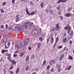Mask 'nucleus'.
<instances>
[{
  "instance_id": "obj_1",
  "label": "nucleus",
  "mask_w": 74,
  "mask_h": 74,
  "mask_svg": "<svg viewBox=\"0 0 74 74\" xmlns=\"http://www.w3.org/2000/svg\"><path fill=\"white\" fill-rule=\"evenodd\" d=\"M19 26V25L14 24L12 25V28H11V27H9L8 29L9 30H11V29H12L13 30H15V29H17Z\"/></svg>"
},
{
  "instance_id": "obj_2",
  "label": "nucleus",
  "mask_w": 74,
  "mask_h": 74,
  "mask_svg": "<svg viewBox=\"0 0 74 74\" xmlns=\"http://www.w3.org/2000/svg\"><path fill=\"white\" fill-rule=\"evenodd\" d=\"M38 30L37 29H34L32 33V36H36L38 34Z\"/></svg>"
},
{
  "instance_id": "obj_3",
  "label": "nucleus",
  "mask_w": 74,
  "mask_h": 74,
  "mask_svg": "<svg viewBox=\"0 0 74 74\" xmlns=\"http://www.w3.org/2000/svg\"><path fill=\"white\" fill-rule=\"evenodd\" d=\"M29 42V38H27L25 41L24 44L25 45H27Z\"/></svg>"
},
{
  "instance_id": "obj_4",
  "label": "nucleus",
  "mask_w": 74,
  "mask_h": 74,
  "mask_svg": "<svg viewBox=\"0 0 74 74\" xmlns=\"http://www.w3.org/2000/svg\"><path fill=\"white\" fill-rule=\"evenodd\" d=\"M64 29L66 30H71V27H70V26H67L65 27L64 28Z\"/></svg>"
},
{
  "instance_id": "obj_5",
  "label": "nucleus",
  "mask_w": 74,
  "mask_h": 74,
  "mask_svg": "<svg viewBox=\"0 0 74 74\" xmlns=\"http://www.w3.org/2000/svg\"><path fill=\"white\" fill-rule=\"evenodd\" d=\"M1 41L2 42H6V41H7V38H3L2 39Z\"/></svg>"
},
{
  "instance_id": "obj_6",
  "label": "nucleus",
  "mask_w": 74,
  "mask_h": 74,
  "mask_svg": "<svg viewBox=\"0 0 74 74\" xmlns=\"http://www.w3.org/2000/svg\"><path fill=\"white\" fill-rule=\"evenodd\" d=\"M27 25H28L29 26H33V23H29V22H27Z\"/></svg>"
},
{
  "instance_id": "obj_7",
  "label": "nucleus",
  "mask_w": 74,
  "mask_h": 74,
  "mask_svg": "<svg viewBox=\"0 0 74 74\" xmlns=\"http://www.w3.org/2000/svg\"><path fill=\"white\" fill-rule=\"evenodd\" d=\"M10 62L12 63V64H15L16 63V62L15 61V60H10Z\"/></svg>"
},
{
  "instance_id": "obj_8",
  "label": "nucleus",
  "mask_w": 74,
  "mask_h": 74,
  "mask_svg": "<svg viewBox=\"0 0 74 74\" xmlns=\"http://www.w3.org/2000/svg\"><path fill=\"white\" fill-rule=\"evenodd\" d=\"M54 40V39H53V37H51V44H52Z\"/></svg>"
},
{
  "instance_id": "obj_9",
  "label": "nucleus",
  "mask_w": 74,
  "mask_h": 74,
  "mask_svg": "<svg viewBox=\"0 0 74 74\" xmlns=\"http://www.w3.org/2000/svg\"><path fill=\"white\" fill-rule=\"evenodd\" d=\"M50 63H52L55 64V63H56V62L55 61V60H51L50 61Z\"/></svg>"
},
{
  "instance_id": "obj_10",
  "label": "nucleus",
  "mask_w": 74,
  "mask_h": 74,
  "mask_svg": "<svg viewBox=\"0 0 74 74\" xmlns=\"http://www.w3.org/2000/svg\"><path fill=\"white\" fill-rule=\"evenodd\" d=\"M19 69H20V68H18L16 69V73L17 74H18V72L19 71Z\"/></svg>"
},
{
  "instance_id": "obj_11",
  "label": "nucleus",
  "mask_w": 74,
  "mask_h": 74,
  "mask_svg": "<svg viewBox=\"0 0 74 74\" xmlns=\"http://www.w3.org/2000/svg\"><path fill=\"white\" fill-rule=\"evenodd\" d=\"M18 20H19V16L17 15L16 16V22L18 21Z\"/></svg>"
},
{
  "instance_id": "obj_12",
  "label": "nucleus",
  "mask_w": 74,
  "mask_h": 74,
  "mask_svg": "<svg viewBox=\"0 0 74 74\" xmlns=\"http://www.w3.org/2000/svg\"><path fill=\"white\" fill-rule=\"evenodd\" d=\"M15 48L16 49L17 48L19 49H20V48L19 47V46H18V44L16 45Z\"/></svg>"
},
{
  "instance_id": "obj_13",
  "label": "nucleus",
  "mask_w": 74,
  "mask_h": 74,
  "mask_svg": "<svg viewBox=\"0 0 74 74\" xmlns=\"http://www.w3.org/2000/svg\"><path fill=\"white\" fill-rule=\"evenodd\" d=\"M65 15L66 17H69V16H70V14L69 13H67L66 14H65Z\"/></svg>"
},
{
  "instance_id": "obj_14",
  "label": "nucleus",
  "mask_w": 74,
  "mask_h": 74,
  "mask_svg": "<svg viewBox=\"0 0 74 74\" xmlns=\"http://www.w3.org/2000/svg\"><path fill=\"white\" fill-rule=\"evenodd\" d=\"M41 44L40 43H39L37 45V46L38 48H40V47H41Z\"/></svg>"
},
{
  "instance_id": "obj_15",
  "label": "nucleus",
  "mask_w": 74,
  "mask_h": 74,
  "mask_svg": "<svg viewBox=\"0 0 74 74\" xmlns=\"http://www.w3.org/2000/svg\"><path fill=\"white\" fill-rule=\"evenodd\" d=\"M29 56L27 55L25 59V60L26 61H28V60H29Z\"/></svg>"
},
{
  "instance_id": "obj_16",
  "label": "nucleus",
  "mask_w": 74,
  "mask_h": 74,
  "mask_svg": "<svg viewBox=\"0 0 74 74\" xmlns=\"http://www.w3.org/2000/svg\"><path fill=\"white\" fill-rule=\"evenodd\" d=\"M64 54H63L61 55V56L60 57V58H61V59H63V58H64Z\"/></svg>"
},
{
  "instance_id": "obj_17",
  "label": "nucleus",
  "mask_w": 74,
  "mask_h": 74,
  "mask_svg": "<svg viewBox=\"0 0 74 74\" xmlns=\"http://www.w3.org/2000/svg\"><path fill=\"white\" fill-rule=\"evenodd\" d=\"M63 0H59V1L57 2V4H59V3H60V2L61 3H63Z\"/></svg>"
},
{
  "instance_id": "obj_18",
  "label": "nucleus",
  "mask_w": 74,
  "mask_h": 74,
  "mask_svg": "<svg viewBox=\"0 0 74 74\" xmlns=\"http://www.w3.org/2000/svg\"><path fill=\"white\" fill-rule=\"evenodd\" d=\"M46 62H47L46 61H44L43 64L42 65V66H44V64H45L46 63Z\"/></svg>"
},
{
  "instance_id": "obj_19",
  "label": "nucleus",
  "mask_w": 74,
  "mask_h": 74,
  "mask_svg": "<svg viewBox=\"0 0 74 74\" xmlns=\"http://www.w3.org/2000/svg\"><path fill=\"white\" fill-rule=\"evenodd\" d=\"M56 43L58 41V40H59V38L58 37H57L56 39Z\"/></svg>"
},
{
  "instance_id": "obj_20",
  "label": "nucleus",
  "mask_w": 74,
  "mask_h": 74,
  "mask_svg": "<svg viewBox=\"0 0 74 74\" xmlns=\"http://www.w3.org/2000/svg\"><path fill=\"white\" fill-rule=\"evenodd\" d=\"M29 69V67L27 66H26L25 69H26V71H27V70H28V69Z\"/></svg>"
},
{
  "instance_id": "obj_21",
  "label": "nucleus",
  "mask_w": 74,
  "mask_h": 74,
  "mask_svg": "<svg viewBox=\"0 0 74 74\" xmlns=\"http://www.w3.org/2000/svg\"><path fill=\"white\" fill-rule=\"evenodd\" d=\"M27 25H28V24H27V23H26L25 27V29H27Z\"/></svg>"
},
{
  "instance_id": "obj_22",
  "label": "nucleus",
  "mask_w": 74,
  "mask_h": 74,
  "mask_svg": "<svg viewBox=\"0 0 74 74\" xmlns=\"http://www.w3.org/2000/svg\"><path fill=\"white\" fill-rule=\"evenodd\" d=\"M19 26L17 28V29L18 28V31H22V29L19 28Z\"/></svg>"
},
{
  "instance_id": "obj_23",
  "label": "nucleus",
  "mask_w": 74,
  "mask_h": 74,
  "mask_svg": "<svg viewBox=\"0 0 74 74\" xmlns=\"http://www.w3.org/2000/svg\"><path fill=\"white\" fill-rule=\"evenodd\" d=\"M1 12H2V13H4V10L3 9H1Z\"/></svg>"
},
{
  "instance_id": "obj_24",
  "label": "nucleus",
  "mask_w": 74,
  "mask_h": 74,
  "mask_svg": "<svg viewBox=\"0 0 74 74\" xmlns=\"http://www.w3.org/2000/svg\"><path fill=\"white\" fill-rule=\"evenodd\" d=\"M66 39H67V38H64V39H63V40H62L63 41V42H66Z\"/></svg>"
},
{
  "instance_id": "obj_25",
  "label": "nucleus",
  "mask_w": 74,
  "mask_h": 74,
  "mask_svg": "<svg viewBox=\"0 0 74 74\" xmlns=\"http://www.w3.org/2000/svg\"><path fill=\"white\" fill-rule=\"evenodd\" d=\"M22 47H23V45H22V44H20L19 46V47L20 48H22Z\"/></svg>"
},
{
  "instance_id": "obj_26",
  "label": "nucleus",
  "mask_w": 74,
  "mask_h": 74,
  "mask_svg": "<svg viewBox=\"0 0 74 74\" xmlns=\"http://www.w3.org/2000/svg\"><path fill=\"white\" fill-rule=\"evenodd\" d=\"M21 55H20L21 57H22V56H23V55H24V53H23L22 52L21 53Z\"/></svg>"
},
{
  "instance_id": "obj_27",
  "label": "nucleus",
  "mask_w": 74,
  "mask_h": 74,
  "mask_svg": "<svg viewBox=\"0 0 74 74\" xmlns=\"http://www.w3.org/2000/svg\"><path fill=\"white\" fill-rule=\"evenodd\" d=\"M34 55H32L31 57V59H34Z\"/></svg>"
},
{
  "instance_id": "obj_28",
  "label": "nucleus",
  "mask_w": 74,
  "mask_h": 74,
  "mask_svg": "<svg viewBox=\"0 0 74 74\" xmlns=\"http://www.w3.org/2000/svg\"><path fill=\"white\" fill-rule=\"evenodd\" d=\"M71 65H70L69 67L68 68V70H70L71 69Z\"/></svg>"
},
{
  "instance_id": "obj_29",
  "label": "nucleus",
  "mask_w": 74,
  "mask_h": 74,
  "mask_svg": "<svg viewBox=\"0 0 74 74\" xmlns=\"http://www.w3.org/2000/svg\"><path fill=\"white\" fill-rule=\"evenodd\" d=\"M51 67V66L49 65H48L47 67V69L48 70Z\"/></svg>"
},
{
  "instance_id": "obj_30",
  "label": "nucleus",
  "mask_w": 74,
  "mask_h": 74,
  "mask_svg": "<svg viewBox=\"0 0 74 74\" xmlns=\"http://www.w3.org/2000/svg\"><path fill=\"white\" fill-rule=\"evenodd\" d=\"M69 59H71V60H72L73 59V57L71 56H69Z\"/></svg>"
},
{
  "instance_id": "obj_31",
  "label": "nucleus",
  "mask_w": 74,
  "mask_h": 74,
  "mask_svg": "<svg viewBox=\"0 0 74 74\" xmlns=\"http://www.w3.org/2000/svg\"><path fill=\"white\" fill-rule=\"evenodd\" d=\"M35 12H32L30 13V15H34Z\"/></svg>"
},
{
  "instance_id": "obj_32",
  "label": "nucleus",
  "mask_w": 74,
  "mask_h": 74,
  "mask_svg": "<svg viewBox=\"0 0 74 74\" xmlns=\"http://www.w3.org/2000/svg\"><path fill=\"white\" fill-rule=\"evenodd\" d=\"M56 27L58 29H59V24H57L56 25Z\"/></svg>"
},
{
  "instance_id": "obj_33",
  "label": "nucleus",
  "mask_w": 74,
  "mask_h": 74,
  "mask_svg": "<svg viewBox=\"0 0 74 74\" xmlns=\"http://www.w3.org/2000/svg\"><path fill=\"white\" fill-rule=\"evenodd\" d=\"M39 40H40L41 41H42V37H40V38Z\"/></svg>"
},
{
  "instance_id": "obj_34",
  "label": "nucleus",
  "mask_w": 74,
  "mask_h": 74,
  "mask_svg": "<svg viewBox=\"0 0 74 74\" xmlns=\"http://www.w3.org/2000/svg\"><path fill=\"white\" fill-rule=\"evenodd\" d=\"M4 25H1V29H3L4 27Z\"/></svg>"
},
{
  "instance_id": "obj_35",
  "label": "nucleus",
  "mask_w": 74,
  "mask_h": 74,
  "mask_svg": "<svg viewBox=\"0 0 74 74\" xmlns=\"http://www.w3.org/2000/svg\"><path fill=\"white\" fill-rule=\"evenodd\" d=\"M44 7V3H42L41 4V7L42 8H43Z\"/></svg>"
},
{
  "instance_id": "obj_36",
  "label": "nucleus",
  "mask_w": 74,
  "mask_h": 74,
  "mask_svg": "<svg viewBox=\"0 0 74 74\" xmlns=\"http://www.w3.org/2000/svg\"><path fill=\"white\" fill-rule=\"evenodd\" d=\"M73 34V31L72 30H71V35L72 36Z\"/></svg>"
},
{
  "instance_id": "obj_37",
  "label": "nucleus",
  "mask_w": 74,
  "mask_h": 74,
  "mask_svg": "<svg viewBox=\"0 0 74 74\" xmlns=\"http://www.w3.org/2000/svg\"><path fill=\"white\" fill-rule=\"evenodd\" d=\"M60 18L61 20H62V19H63V17L62 16H60Z\"/></svg>"
},
{
  "instance_id": "obj_38",
  "label": "nucleus",
  "mask_w": 74,
  "mask_h": 74,
  "mask_svg": "<svg viewBox=\"0 0 74 74\" xmlns=\"http://www.w3.org/2000/svg\"><path fill=\"white\" fill-rule=\"evenodd\" d=\"M50 11L49 14H52L53 13V12L51 11Z\"/></svg>"
},
{
  "instance_id": "obj_39",
  "label": "nucleus",
  "mask_w": 74,
  "mask_h": 74,
  "mask_svg": "<svg viewBox=\"0 0 74 74\" xmlns=\"http://www.w3.org/2000/svg\"><path fill=\"white\" fill-rule=\"evenodd\" d=\"M7 59L8 60H10V59H11V57L8 56Z\"/></svg>"
},
{
  "instance_id": "obj_40",
  "label": "nucleus",
  "mask_w": 74,
  "mask_h": 74,
  "mask_svg": "<svg viewBox=\"0 0 74 74\" xmlns=\"http://www.w3.org/2000/svg\"><path fill=\"white\" fill-rule=\"evenodd\" d=\"M5 27L6 29H8V25L7 24L6 25H5Z\"/></svg>"
},
{
  "instance_id": "obj_41",
  "label": "nucleus",
  "mask_w": 74,
  "mask_h": 74,
  "mask_svg": "<svg viewBox=\"0 0 74 74\" xmlns=\"http://www.w3.org/2000/svg\"><path fill=\"white\" fill-rule=\"evenodd\" d=\"M67 1V0H63L62 3H65Z\"/></svg>"
},
{
  "instance_id": "obj_42",
  "label": "nucleus",
  "mask_w": 74,
  "mask_h": 74,
  "mask_svg": "<svg viewBox=\"0 0 74 74\" xmlns=\"http://www.w3.org/2000/svg\"><path fill=\"white\" fill-rule=\"evenodd\" d=\"M30 5H33V4H34V3H33L32 2H30Z\"/></svg>"
},
{
  "instance_id": "obj_43",
  "label": "nucleus",
  "mask_w": 74,
  "mask_h": 74,
  "mask_svg": "<svg viewBox=\"0 0 74 74\" xmlns=\"http://www.w3.org/2000/svg\"><path fill=\"white\" fill-rule=\"evenodd\" d=\"M28 49H29V50H31V49H32V48H31V47H29Z\"/></svg>"
},
{
  "instance_id": "obj_44",
  "label": "nucleus",
  "mask_w": 74,
  "mask_h": 74,
  "mask_svg": "<svg viewBox=\"0 0 74 74\" xmlns=\"http://www.w3.org/2000/svg\"><path fill=\"white\" fill-rule=\"evenodd\" d=\"M14 57H17V55L14 54Z\"/></svg>"
},
{
  "instance_id": "obj_45",
  "label": "nucleus",
  "mask_w": 74,
  "mask_h": 74,
  "mask_svg": "<svg viewBox=\"0 0 74 74\" xmlns=\"http://www.w3.org/2000/svg\"><path fill=\"white\" fill-rule=\"evenodd\" d=\"M51 72H53V69L52 68L51 69Z\"/></svg>"
},
{
  "instance_id": "obj_46",
  "label": "nucleus",
  "mask_w": 74,
  "mask_h": 74,
  "mask_svg": "<svg viewBox=\"0 0 74 74\" xmlns=\"http://www.w3.org/2000/svg\"><path fill=\"white\" fill-rule=\"evenodd\" d=\"M58 48H59V49H60V48H62V46H60L58 47Z\"/></svg>"
},
{
  "instance_id": "obj_47",
  "label": "nucleus",
  "mask_w": 74,
  "mask_h": 74,
  "mask_svg": "<svg viewBox=\"0 0 74 74\" xmlns=\"http://www.w3.org/2000/svg\"><path fill=\"white\" fill-rule=\"evenodd\" d=\"M27 14V15H30V13L29 12H26Z\"/></svg>"
},
{
  "instance_id": "obj_48",
  "label": "nucleus",
  "mask_w": 74,
  "mask_h": 74,
  "mask_svg": "<svg viewBox=\"0 0 74 74\" xmlns=\"http://www.w3.org/2000/svg\"><path fill=\"white\" fill-rule=\"evenodd\" d=\"M55 29L53 28L51 30V32H53L54 31H55Z\"/></svg>"
},
{
  "instance_id": "obj_49",
  "label": "nucleus",
  "mask_w": 74,
  "mask_h": 74,
  "mask_svg": "<svg viewBox=\"0 0 74 74\" xmlns=\"http://www.w3.org/2000/svg\"><path fill=\"white\" fill-rule=\"evenodd\" d=\"M5 4H6V3L5 2H3V5H5Z\"/></svg>"
},
{
  "instance_id": "obj_50",
  "label": "nucleus",
  "mask_w": 74,
  "mask_h": 74,
  "mask_svg": "<svg viewBox=\"0 0 74 74\" xmlns=\"http://www.w3.org/2000/svg\"><path fill=\"white\" fill-rule=\"evenodd\" d=\"M11 54H9L8 55V56H10V57H11Z\"/></svg>"
},
{
  "instance_id": "obj_51",
  "label": "nucleus",
  "mask_w": 74,
  "mask_h": 74,
  "mask_svg": "<svg viewBox=\"0 0 74 74\" xmlns=\"http://www.w3.org/2000/svg\"><path fill=\"white\" fill-rule=\"evenodd\" d=\"M62 59H62L61 58H60V59H59V61L60 62H61V61H62Z\"/></svg>"
},
{
  "instance_id": "obj_52",
  "label": "nucleus",
  "mask_w": 74,
  "mask_h": 74,
  "mask_svg": "<svg viewBox=\"0 0 74 74\" xmlns=\"http://www.w3.org/2000/svg\"><path fill=\"white\" fill-rule=\"evenodd\" d=\"M71 30H70L69 29L68 30L67 33H69V34L70 33V31Z\"/></svg>"
},
{
  "instance_id": "obj_53",
  "label": "nucleus",
  "mask_w": 74,
  "mask_h": 74,
  "mask_svg": "<svg viewBox=\"0 0 74 74\" xmlns=\"http://www.w3.org/2000/svg\"><path fill=\"white\" fill-rule=\"evenodd\" d=\"M13 68V66H11L10 68V70H11Z\"/></svg>"
},
{
  "instance_id": "obj_54",
  "label": "nucleus",
  "mask_w": 74,
  "mask_h": 74,
  "mask_svg": "<svg viewBox=\"0 0 74 74\" xmlns=\"http://www.w3.org/2000/svg\"><path fill=\"white\" fill-rule=\"evenodd\" d=\"M58 14L59 15H60L61 14V12H59Z\"/></svg>"
},
{
  "instance_id": "obj_55",
  "label": "nucleus",
  "mask_w": 74,
  "mask_h": 74,
  "mask_svg": "<svg viewBox=\"0 0 74 74\" xmlns=\"http://www.w3.org/2000/svg\"><path fill=\"white\" fill-rule=\"evenodd\" d=\"M15 2V0H12V3H14Z\"/></svg>"
},
{
  "instance_id": "obj_56",
  "label": "nucleus",
  "mask_w": 74,
  "mask_h": 74,
  "mask_svg": "<svg viewBox=\"0 0 74 74\" xmlns=\"http://www.w3.org/2000/svg\"><path fill=\"white\" fill-rule=\"evenodd\" d=\"M66 48H67V47H65L63 51H64L66 50Z\"/></svg>"
},
{
  "instance_id": "obj_57",
  "label": "nucleus",
  "mask_w": 74,
  "mask_h": 74,
  "mask_svg": "<svg viewBox=\"0 0 74 74\" xmlns=\"http://www.w3.org/2000/svg\"><path fill=\"white\" fill-rule=\"evenodd\" d=\"M11 74H14V72L13 71H11Z\"/></svg>"
},
{
  "instance_id": "obj_58",
  "label": "nucleus",
  "mask_w": 74,
  "mask_h": 74,
  "mask_svg": "<svg viewBox=\"0 0 74 74\" xmlns=\"http://www.w3.org/2000/svg\"><path fill=\"white\" fill-rule=\"evenodd\" d=\"M26 12H29V11H28V9H26Z\"/></svg>"
},
{
  "instance_id": "obj_59",
  "label": "nucleus",
  "mask_w": 74,
  "mask_h": 74,
  "mask_svg": "<svg viewBox=\"0 0 74 74\" xmlns=\"http://www.w3.org/2000/svg\"><path fill=\"white\" fill-rule=\"evenodd\" d=\"M8 46H10V43H8Z\"/></svg>"
},
{
  "instance_id": "obj_60",
  "label": "nucleus",
  "mask_w": 74,
  "mask_h": 74,
  "mask_svg": "<svg viewBox=\"0 0 74 74\" xmlns=\"http://www.w3.org/2000/svg\"><path fill=\"white\" fill-rule=\"evenodd\" d=\"M69 43L70 44H72V41H71V40H70V42H69Z\"/></svg>"
},
{
  "instance_id": "obj_61",
  "label": "nucleus",
  "mask_w": 74,
  "mask_h": 74,
  "mask_svg": "<svg viewBox=\"0 0 74 74\" xmlns=\"http://www.w3.org/2000/svg\"><path fill=\"white\" fill-rule=\"evenodd\" d=\"M1 52L2 53H4V51H3V50H2L1 51Z\"/></svg>"
},
{
  "instance_id": "obj_62",
  "label": "nucleus",
  "mask_w": 74,
  "mask_h": 74,
  "mask_svg": "<svg viewBox=\"0 0 74 74\" xmlns=\"http://www.w3.org/2000/svg\"><path fill=\"white\" fill-rule=\"evenodd\" d=\"M71 10V9L70 8H69L68 9V11H69V12H70V11Z\"/></svg>"
},
{
  "instance_id": "obj_63",
  "label": "nucleus",
  "mask_w": 74,
  "mask_h": 74,
  "mask_svg": "<svg viewBox=\"0 0 74 74\" xmlns=\"http://www.w3.org/2000/svg\"><path fill=\"white\" fill-rule=\"evenodd\" d=\"M45 12H48V11H49L48 10H45Z\"/></svg>"
},
{
  "instance_id": "obj_64",
  "label": "nucleus",
  "mask_w": 74,
  "mask_h": 74,
  "mask_svg": "<svg viewBox=\"0 0 74 74\" xmlns=\"http://www.w3.org/2000/svg\"><path fill=\"white\" fill-rule=\"evenodd\" d=\"M32 74H36V72H33Z\"/></svg>"
}]
</instances>
